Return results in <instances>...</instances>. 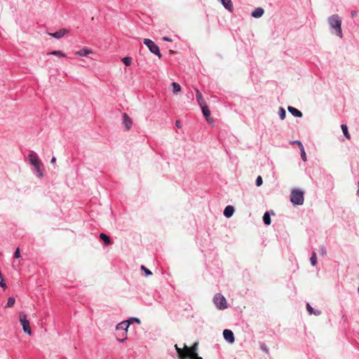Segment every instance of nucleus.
Masks as SVG:
<instances>
[{
	"label": "nucleus",
	"instance_id": "nucleus-39",
	"mask_svg": "<svg viewBox=\"0 0 359 359\" xmlns=\"http://www.w3.org/2000/svg\"><path fill=\"white\" fill-rule=\"evenodd\" d=\"M175 126L178 128H180L182 127V123L180 120H177L175 121Z\"/></svg>",
	"mask_w": 359,
	"mask_h": 359
},
{
	"label": "nucleus",
	"instance_id": "nucleus-35",
	"mask_svg": "<svg viewBox=\"0 0 359 359\" xmlns=\"http://www.w3.org/2000/svg\"><path fill=\"white\" fill-rule=\"evenodd\" d=\"M263 183V180L261 176H258L256 179L255 184L257 187H260Z\"/></svg>",
	"mask_w": 359,
	"mask_h": 359
},
{
	"label": "nucleus",
	"instance_id": "nucleus-37",
	"mask_svg": "<svg viewBox=\"0 0 359 359\" xmlns=\"http://www.w3.org/2000/svg\"><path fill=\"white\" fill-rule=\"evenodd\" d=\"M20 257V252L19 248H18L14 252V258L18 259Z\"/></svg>",
	"mask_w": 359,
	"mask_h": 359
},
{
	"label": "nucleus",
	"instance_id": "nucleus-24",
	"mask_svg": "<svg viewBox=\"0 0 359 359\" xmlns=\"http://www.w3.org/2000/svg\"><path fill=\"white\" fill-rule=\"evenodd\" d=\"M50 55H55V56H60L63 57H66L67 55L65 53H64L61 50H53L49 53Z\"/></svg>",
	"mask_w": 359,
	"mask_h": 359
},
{
	"label": "nucleus",
	"instance_id": "nucleus-4",
	"mask_svg": "<svg viewBox=\"0 0 359 359\" xmlns=\"http://www.w3.org/2000/svg\"><path fill=\"white\" fill-rule=\"evenodd\" d=\"M143 43L149 48L151 53L157 55L158 58L162 57L159 47L152 40L149 39H144Z\"/></svg>",
	"mask_w": 359,
	"mask_h": 359
},
{
	"label": "nucleus",
	"instance_id": "nucleus-9",
	"mask_svg": "<svg viewBox=\"0 0 359 359\" xmlns=\"http://www.w3.org/2000/svg\"><path fill=\"white\" fill-rule=\"evenodd\" d=\"M224 339L229 343L232 344L235 341L233 332L231 330L225 329L223 331Z\"/></svg>",
	"mask_w": 359,
	"mask_h": 359
},
{
	"label": "nucleus",
	"instance_id": "nucleus-11",
	"mask_svg": "<svg viewBox=\"0 0 359 359\" xmlns=\"http://www.w3.org/2000/svg\"><path fill=\"white\" fill-rule=\"evenodd\" d=\"M196 101L199 106L206 104V102L203 97L202 93L197 88H196Z\"/></svg>",
	"mask_w": 359,
	"mask_h": 359
},
{
	"label": "nucleus",
	"instance_id": "nucleus-25",
	"mask_svg": "<svg viewBox=\"0 0 359 359\" xmlns=\"http://www.w3.org/2000/svg\"><path fill=\"white\" fill-rule=\"evenodd\" d=\"M172 90H173L174 93H177L181 90L180 85L176 82H172Z\"/></svg>",
	"mask_w": 359,
	"mask_h": 359
},
{
	"label": "nucleus",
	"instance_id": "nucleus-26",
	"mask_svg": "<svg viewBox=\"0 0 359 359\" xmlns=\"http://www.w3.org/2000/svg\"><path fill=\"white\" fill-rule=\"evenodd\" d=\"M278 115L281 120H284L286 116V111L283 107H280L278 110Z\"/></svg>",
	"mask_w": 359,
	"mask_h": 359
},
{
	"label": "nucleus",
	"instance_id": "nucleus-43",
	"mask_svg": "<svg viewBox=\"0 0 359 359\" xmlns=\"http://www.w3.org/2000/svg\"><path fill=\"white\" fill-rule=\"evenodd\" d=\"M193 355V358L194 359H202V358L198 356V354L197 355Z\"/></svg>",
	"mask_w": 359,
	"mask_h": 359
},
{
	"label": "nucleus",
	"instance_id": "nucleus-40",
	"mask_svg": "<svg viewBox=\"0 0 359 359\" xmlns=\"http://www.w3.org/2000/svg\"><path fill=\"white\" fill-rule=\"evenodd\" d=\"M358 15V12L356 11H351V16L353 18H355Z\"/></svg>",
	"mask_w": 359,
	"mask_h": 359
},
{
	"label": "nucleus",
	"instance_id": "nucleus-38",
	"mask_svg": "<svg viewBox=\"0 0 359 359\" xmlns=\"http://www.w3.org/2000/svg\"><path fill=\"white\" fill-rule=\"evenodd\" d=\"M0 287L2 288H5L6 287V284L4 278H1L0 280Z\"/></svg>",
	"mask_w": 359,
	"mask_h": 359
},
{
	"label": "nucleus",
	"instance_id": "nucleus-36",
	"mask_svg": "<svg viewBox=\"0 0 359 359\" xmlns=\"http://www.w3.org/2000/svg\"><path fill=\"white\" fill-rule=\"evenodd\" d=\"M128 321H130L131 322V324L133 323V322H135L137 323V324H140L141 321L138 318H135V317H131L130 318Z\"/></svg>",
	"mask_w": 359,
	"mask_h": 359
},
{
	"label": "nucleus",
	"instance_id": "nucleus-12",
	"mask_svg": "<svg viewBox=\"0 0 359 359\" xmlns=\"http://www.w3.org/2000/svg\"><path fill=\"white\" fill-rule=\"evenodd\" d=\"M287 110L294 117L301 118L303 116L302 113L299 110L292 106H289L287 107Z\"/></svg>",
	"mask_w": 359,
	"mask_h": 359
},
{
	"label": "nucleus",
	"instance_id": "nucleus-17",
	"mask_svg": "<svg viewBox=\"0 0 359 359\" xmlns=\"http://www.w3.org/2000/svg\"><path fill=\"white\" fill-rule=\"evenodd\" d=\"M221 4L223 5V6L228 10L229 11L231 12L233 9V4L231 0H219Z\"/></svg>",
	"mask_w": 359,
	"mask_h": 359
},
{
	"label": "nucleus",
	"instance_id": "nucleus-7",
	"mask_svg": "<svg viewBox=\"0 0 359 359\" xmlns=\"http://www.w3.org/2000/svg\"><path fill=\"white\" fill-rule=\"evenodd\" d=\"M28 159H29V163L33 167H37V165L41 163L40 160L38 157V155L34 151H31L30 154H29Z\"/></svg>",
	"mask_w": 359,
	"mask_h": 359
},
{
	"label": "nucleus",
	"instance_id": "nucleus-30",
	"mask_svg": "<svg viewBox=\"0 0 359 359\" xmlns=\"http://www.w3.org/2000/svg\"><path fill=\"white\" fill-rule=\"evenodd\" d=\"M122 61L126 66H130L132 63V58L130 57H125L122 59Z\"/></svg>",
	"mask_w": 359,
	"mask_h": 359
},
{
	"label": "nucleus",
	"instance_id": "nucleus-14",
	"mask_svg": "<svg viewBox=\"0 0 359 359\" xmlns=\"http://www.w3.org/2000/svg\"><path fill=\"white\" fill-rule=\"evenodd\" d=\"M264 13V10L262 7L255 8L251 13V16L255 18H261Z\"/></svg>",
	"mask_w": 359,
	"mask_h": 359
},
{
	"label": "nucleus",
	"instance_id": "nucleus-8",
	"mask_svg": "<svg viewBox=\"0 0 359 359\" xmlns=\"http://www.w3.org/2000/svg\"><path fill=\"white\" fill-rule=\"evenodd\" d=\"M122 119H123L122 123L124 126L125 129L126 130H129L131 128L132 126H133V121H132V119L130 118V117L126 113H123V114Z\"/></svg>",
	"mask_w": 359,
	"mask_h": 359
},
{
	"label": "nucleus",
	"instance_id": "nucleus-6",
	"mask_svg": "<svg viewBox=\"0 0 359 359\" xmlns=\"http://www.w3.org/2000/svg\"><path fill=\"white\" fill-rule=\"evenodd\" d=\"M184 351L179 348L177 344L175 345V348L177 353L179 359H194L191 355L189 348L184 344Z\"/></svg>",
	"mask_w": 359,
	"mask_h": 359
},
{
	"label": "nucleus",
	"instance_id": "nucleus-5",
	"mask_svg": "<svg viewBox=\"0 0 359 359\" xmlns=\"http://www.w3.org/2000/svg\"><path fill=\"white\" fill-rule=\"evenodd\" d=\"M19 320L20 322V324L22 325L23 331L28 334L29 335L32 334V330L29 325V322L27 320V315L22 312L20 313L19 315Z\"/></svg>",
	"mask_w": 359,
	"mask_h": 359
},
{
	"label": "nucleus",
	"instance_id": "nucleus-41",
	"mask_svg": "<svg viewBox=\"0 0 359 359\" xmlns=\"http://www.w3.org/2000/svg\"><path fill=\"white\" fill-rule=\"evenodd\" d=\"M163 40L165 41H171V39H170L169 37L168 36H163Z\"/></svg>",
	"mask_w": 359,
	"mask_h": 359
},
{
	"label": "nucleus",
	"instance_id": "nucleus-33",
	"mask_svg": "<svg viewBox=\"0 0 359 359\" xmlns=\"http://www.w3.org/2000/svg\"><path fill=\"white\" fill-rule=\"evenodd\" d=\"M34 168L36 170V175L37 177H41L43 176V173L40 169V164H38L37 167H34Z\"/></svg>",
	"mask_w": 359,
	"mask_h": 359
},
{
	"label": "nucleus",
	"instance_id": "nucleus-44",
	"mask_svg": "<svg viewBox=\"0 0 359 359\" xmlns=\"http://www.w3.org/2000/svg\"><path fill=\"white\" fill-rule=\"evenodd\" d=\"M55 161H56V158H55V156H53V157H52V158H51V160H50V163H55Z\"/></svg>",
	"mask_w": 359,
	"mask_h": 359
},
{
	"label": "nucleus",
	"instance_id": "nucleus-42",
	"mask_svg": "<svg viewBox=\"0 0 359 359\" xmlns=\"http://www.w3.org/2000/svg\"><path fill=\"white\" fill-rule=\"evenodd\" d=\"M261 348H262V349L263 351H266V352H267V351H268V349H267V348H266V346L265 345H262V346H261Z\"/></svg>",
	"mask_w": 359,
	"mask_h": 359
},
{
	"label": "nucleus",
	"instance_id": "nucleus-13",
	"mask_svg": "<svg viewBox=\"0 0 359 359\" xmlns=\"http://www.w3.org/2000/svg\"><path fill=\"white\" fill-rule=\"evenodd\" d=\"M234 211H235V209H234L233 206L227 205L224 208L223 214L226 218H230L233 215Z\"/></svg>",
	"mask_w": 359,
	"mask_h": 359
},
{
	"label": "nucleus",
	"instance_id": "nucleus-20",
	"mask_svg": "<svg viewBox=\"0 0 359 359\" xmlns=\"http://www.w3.org/2000/svg\"><path fill=\"white\" fill-rule=\"evenodd\" d=\"M116 339L118 341L123 343L127 339V332L121 331L116 335Z\"/></svg>",
	"mask_w": 359,
	"mask_h": 359
},
{
	"label": "nucleus",
	"instance_id": "nucleus-2",
	"mask_svg": "<svg viewBox=\"0 0 359 359\" xmlns=\"http://www.w3.org/2000/svg\"><path fill=\"white\" fill-rule=\"evenodd\" d=\"M304 192L299 189H294L291 192L290 201L293 205H301L304 203Z\"/></svg>",
	"mask_w": 359,
	"mask_h": 359
},
{
	"label": "nucleus",
	"instance_id": "nucleus-19",
	"mask_svg": "<svg viewBox=\"0 0 359 359\" xmlns=\"http://www.w3.org/2000/svg\"><path fill=\"white\" fill-rule=\"evenodd\" d=\"M100 238L104 242V244L105 245H109L111 243V241L109 236H108L107 234H105L104 233H100Z\"/></svg>",
	"mask_w": 359,
	"mask_h": 359
},
{
	"label": "nucleus",
	"instance_id": "nucleus-21",
	"mask_svg": "<svg viewBox=\"0 0 359 359\" xmlns=\"http://www.w3.org/2000/svg\"><path fill=\"white\" fill-rule=\"evenodd\" d=\"M92 51L90 49H88L86 48H83L75 53V55H79V56H87L89 53H91Z\"/></svg>",
	"mask_w": 359,
	"mask_h": 359
},
{
	"label": "nucleus",
	"instance_id": "nucleus-1",
	"mask_svg": "<svg viewBox=\"0 0 359 359\" xmlns=\"http://www.w3.org/2000/svg\"><path fill=\"white\" fill-rule=\"evenodd\" d=\"M328 23L331 29V32L337 36L342 38L343 34L341 30V20L337 14L332 15L328 18Z\"/></svg>",
	"mask_w": 359,
	"mask_h": 359
},
{
	"label": "nucleus",
	"instance_id": "nucleus-15",
	"mask_svg": "<svg viewBox=\"0 0 359 359\" xmlns=\"http://www.w3.org/2000/svg\"><path fill=\"white\" fill-rule=\"evenodd\" d=\"M67 32V31L65 29H61L55 32L50 34V35L51 36H53V38L59 39H61L62 36H64Z\"/></svg>",
	"mask_w": 359,
	"mask_h": 359
},
{
	"label": "nucleus",
	"instance_id": "nucleus-31",
	"mask_svg": "<svg viewBox=\"0 0 359 359\" xmlns=\"http://www.w3.org/2000/svg\"><path fill=\"white\" fill-rule=\"evenodd\" d=\"M141 270L144 272L146 277H148V276L152 275V272L149 269H148L146 266H144V265L141 266Z\"/></svg>",
	"mask_w": 359,
	"mask_h": 359
},
{
	"label": "nucleus",
	"instance_id": "nucleus-28",
	"mask_svg": "<svg viewBox=\"0 0 359 359\" xmlns=\"http://www.w3.org/2000/svg\"><path fill=\"white\" fill-rule=\"evenodd\" d=\"M311 264L313 266H316L317 264V257L316 253L313 252L311 257L310 258Z\"/></svg>",
	"mask_w": 359,
	"mask_h": 359
},
{
	"label": "nucleus",
	"instance_id": "nucleus-18",
	"mask_svg": "<svg viewBox=\"0 0 359 359\" xmlns=\"http://www.w3.org/2000/svg\"><path fill=\"white\" fill-rule=\"evenodd\" d=\"M203 115L206 118H208L210 116V111L209 110L208 106L206 104L200 106ZM208 121V119H207Z\"/></svg>",
	"mask_w": 359,
	"mask_h": 359
},
{
	"label": "nucleus",
	"instance_id": "nucleus-16",
	"mask_svg": "<svg viewBox=\"0 0 359 359\" xmlns=\"http://www.w3.org/2000/svg\"><path fill=\"white\" fill-rule=\"evenodd\" d=\"M306 310L309 315H314V316H320L321 314V311L320 310L314 309L309 303H306Z\"/></svg>",
	"mask_w": 359,
	"mask_h": 359
},
{
	"label": "nucleus",
	"instance_id": "nucleus-29",
	"mask_svg": "<svg viewBox=\"0 0 359 359\" xmlns=\"http://www.w3.org/2000/svg\"><path fill=\"white\" fill-rule=\"evenodd\" d=\"M15 299L13 297H9L6 307H11L15 304Z\"/></svg>",
	"mask_w": 359,
	"mask_h": 359
},
{
	"label": "nucleus",
	"instance_id": "nucleus-34",
	"mask_svg": "<svg viewBox=\"0 0 359 359\" xmlns=\"http://www.w3.org/2000/svg\"><path fill=\"white\" fill-rule=\"evenodd\" d=\"M319 252H320V255H322V256H325L326 255L327 251H326V248H325L324 245L320 246Z\"/></svg>",
	"mask_w": 359,
	"mask_h": 359
},
{
	"label": "nucleus",
	"instance_id": "nucleus-3",
	"mask_svg": "<svg viewBox=\"0 0 359 359\" xmlns=\"http://www.w3.org/2000/svg\"><path fill=\"white\" fill-rule=\"evenodd\" d=\"M213 302L219 310H223L228 307L226 299L221 293H217L214 296Z\"/></svg>",
	"mask_w": 359,
	"mask_h": 359
},
{
	"label": "nucleus",
	"instance_id": "nucleus-22",
	"mask_svg": "<svg viewBox=\"0 0 359 359\" xmlns=\"http://www.w3.org/2000/svg\"><path fill=\"white\" fill-rule=\"evenodd\" d=\"M263 222L266 225H269L271 223V215L269 212H266L263 215Z\"/></svg>",
	"mask_w": 359,
	"mask_h": 359
},
{
	"label": "nucleus",
	"instance_id": "nucleus-45",
	"mask_svg": "<svg viewBox=\"0 0 359 359\" xmlns=\"http://www.w3.org/2000/svg\"><path fill=\"white\" fill-rule=\"evenodd\" d=\"M1 278H3V275H2L1 272L0 271V280H1Z\"/></svg>",
	"mask_w": 359,
	"mask_h": 359
},
{
	"label": "nucleus",
	"instance_id": "nucleus-27",
	"mask_svg": "<svg viewBox=\"0 0 359 359\" xmlns=\"http://www.w3.org/2000/svg\"><path fill=\"white\" fill-rule=\"evenodd\" d=\"M341 130H342V132H343L344 136L347 138H350V135L348 133V130L347 126L345 124H341Z\"/></svg>",
	"mask_w": 359,
	"mask_h": 359
},
{
	"label": "nucleus",
	"instance_id": "nucleus-32",
	"mask_svg": "<svg viewBox=\"0 0 359 359\" xmlns=\"http://www.w3.org/2000/svg\"><path fill=\"white\" fill-rule=\"evenodd\" d=\"M197 346H198V343L196 342V343H194V344L193 345V346L191 348H189L191 355L192 357H193L192 355H197V353H196Z\"/></svg>",
	"mask_w": 359,
	"mask_h": 359
},
{
	"label": "nucleus",
	"instance_id": "nucleus-23",
	"mask_svg": "<svg viewBox=\"0 0 359 359\" xmlns=\"http://www.w3.org/2000/svg\"><path fill=\"white\" fill-rule=\"evenodd\" d=\"M295 142H299V145L300 146V149H301V157H302V159L303 161H306V152L304 151V149L302 143L300 141H298V140H297Z\"/></svg>",
	"mask_w": 359,
	"mask_h": 359
},
{
	"label": "nucleus",
	"instance_id": "nucleus-10",
	"mask_svg": "<svg viewBox=\"0 0 359 359\" xmlns=\"http://www.w3.org/2000/svg\"><path fill=\"white\" fill-rule=\"evenodd\" d=\"M131 325V322L126 320H123L119 323H118L116 326V330L117 331H126L128 332V327Z\"/></svg>",
	"mask_w": 359,
	"mask_h": 359
}]
</instances>
